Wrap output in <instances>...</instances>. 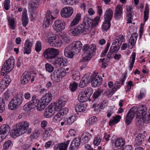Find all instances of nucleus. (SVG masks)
<instances>
[{
    "instance_id": "4",
    "label": "nucleus",
    "mask_w": 150,
    "mask_h": 150,
    "mask_svg": "<svg viewBox=\"0 0 150 150\" xmlns=\"http://www.w3.org/2000/svg\"><path fill=\"white\" fill-rule=\"evenodd\" d=\"M83 57L84 62L90 60L93 56L96 51V46L94 44L84 45L83 48Z\"/></svg>"
},
{
    "instance_id": "51",
    "label": "nucleus",
    "mask_w": 150,
    "mask_h": 150,
    "mask_svg": "<svg viewBox=\"0 0 150 150\" xmlns=\"http://www.w3.org/2000/svg\"><path fill=\"white\" fill-rule=\"evenodd\" d=\"M78 85V84L76 82H72L70 84L69 89L72 91H74L77 89Z\"/></svg>"
},
{
    "instance_id": "52",
    "label": "nucleus",
    "mask_w": 150,
    "mask_h": 150,
    "mask_svg": "<svg viewBox=\"0 0 150 150\" xmlns=\"http://www.w3.org/2000/svg\"><path fill=\"white\" fill-rule=\"evenodd\" d=\"M120 47V45H118L114 46L112 45L110 48V50L113 53H116L117 52Z\"/></svg>"
},
{
    "instance_id": "43",
    "label": "nucleus",
    "mask_w": 150,
    "mask_h": 150,
    "mask_svg": "<svg viewBox=\"0 0 150 150\" xmlns=\"http://www.w3.org/2000/svg\"><path fill=\"white\" fill-rule=\"evenodd\" d=\"M64 4L72 5L74 4H76L79 2V0H61Z\"/></svg>"
},
{
    "instance_id": "31",
    "label": "nucleus",
    "mask_w": 150,
    "mask_h": 150,
    "mask_svg": "<svg viewBox=\"0 0 150 150\" xmlns=\"http://www.w3.org/2000/svg\"><path fill=\"white\" fill-rule=\"evenodd\" d=\"M137 110V107H133L128 112L126 116H128L129 118L133 119Z\"/></svg>"
},
{
    "instance_id": "16",
    "label": "nucleus",
    "mask_w": 150,
    "mask_h": 150,
    "mask_svg": "<svg viewBox=\"0 0 150 150\" xmlns=\"http://www.w3.org/2000/svg\"><path fill=\"white\" fill-rule=\"evenodd\" d=\"M40 0L30 1L28 3V8L30 11L33 12L39 6Z\"/></svg>"
},
{
    "instance_id": "3",
    "label": "nucleus",
    "mask_w": 150,
    "mask_h": 150,
    "mask_svg": "<svg viewBox=\"0 0 150 150\" xmlns=\"http://www.w3.org/2000/svg\"><path fill=\"white\" fill-rule=\"evenodd\" d=\"M29 127V123L26 121L19 122L13 129L11 134L13 137L24 134Z\"/></svg>"
},
{
    "instance_id": "29",
    "label": "nucleus",
    "mask_w": 150,
    "mask_h": 150,
    "mask_svg": "<svg viewBox=\"0 0 150 150\" xmlns=\"http://www.w3.org/2000/svg\"><path fill=\"white\" fill-rule=\"evenodd\" d=\"M113 15V11L110 9L106 10L104 15L105 20L111 21Z\"/></svg>"
},
{
    "instance_id": "20",
    "label": "nucleus",
    "mask_w": 150,
    "mask_h": 150,
    "mask_svg": "<svg viewBox=\"0 0 150 150\" xmlns=\"http://www.w3.org/2000/svg\"><path fill=\"white\" fill-rule=\"evenodd\" d=\"M90 75L86 74L83 77L80 81L79 86L81 88L86 86L90 82Z\"/></svg>"
},
{
    "instance_id": "53",
    "label": "nucleus",
    "mask_w": 150,
    "mask_h": 150,
    "mask_svg": "<svg viewBox=\"0 0 150 150\" xmlns=\"http://www.w3.org/2000/svg\"><path fill=\"white\" fill-rule=\"evenodd\" d=\"M63 117L59 115L58 112L54 117L53 120V121L55 123H57L61 121Z\"/></svg>"
},
{
    "instance_id": "48",
    "label": "nucleus",
    "mask_w": 150,
    "mask_h": 150,
    "mask_svg": "<svg viewBox=\"0 0 150 150\" xmlns=\"http://www.w3.org/2000/svg\"><path fill=\"white\" fill-rule=\"evenodd\" d=\"M72 78L74 80L79 81L80 79V73L78 71H75L73 73Z\"/></svg>"
},
{
    "instance_id": "26",
    "label": "nucleus",
    "mask_w": 150,
    "mask_h": 150,
    "mask_svg": "<svg viewBox=\"0 0 150 150\" xmlns=\"http://www.w3.org/2000/svg\"><path fill=\"white\" fill-rule=\"evenodd\" d=\"M67 100V99L66 98L65 99L64 98L62 97L60 100L58 101L57 103H55L57 111L59 110L64 105Z\"/></svg>"
},
{
    "instance_id": "7",
    "label": "nucleus",
    "mask_w": 150,
    "mask_h": 150,
    "mask_svg": "<svg viewBox=\"0 0 150 150\" xmlns=\"http://www.w3.org/2000/svg\"><path fill=\"white\" fill-rule=\"evenodd\" d=\"M14 60L13 57L10 58L9 59L6 61L4 64L2 68L1 74L2 75H4L6 73L7 70L11 71L13 68L14 65Z\"/></svg>"
},
{
    "instance_id": "42",
    "label": "nucleus",
    "mask_w": 150,
    "mask_h": 150,
    "mask_svg": "<svg viewBox=\"0 0 150 150\" xmlns=\"http://www.w3.org/2000/svg\"><path fill=\"white\" fill-rule=\"evenodd\" d=\"M52 130V129L50 127L47 128L44 135L43 137V139L44 140H46L49 138V137L51 136L50 134Z\"/></svg>"
},
{
    "instance_id": "44",
    "label": "nucleus",
    "mask_w": 150,
    "mask_h": 150,
    "mask_svg": "<svg viewBox=\"0 0 150 150\" xmlns=\"http://www.w3.org/2000/svg\"><path fill=\"white\" fill-rule=\"evenodd\" d=\"M86 108L83 104L77 105L75 107V110L77 112H81L85 111Z\"/></svg>"
},
{
    "instance_id": "32",
    "label": "nucleus",
    "mask_w": 150,
    "mask_h": 150,
    "mask_svg": "<svg viewBox=\"0 0 150 150\" xmlns=\"http://www.w3.org/2000/svg\"><path fill=\"white\" fill-rule=\"evenodd\" d=\"M69 142L70 141L68 140L65 142L58 144L57 145V148L59 150H67Z\"/></svg>"
},
{
    "instance_id": "6",
    "label": "nucleus",
    "mask_w": 150,
    "mask_h": 150,
    "mask_svg": "<svg viewBox=\"0 0 150 150\" xmlns=\"http://www.w3.org/2000/svg\"><path fill=\"white\" fill-rule=\"evenodd\" d=\"M24 98L14 97L11 99L8 105L9 109L11 110H15L23 102L25 101Z\"/></svg>"
},
{
    "instance_id": "14",
    "label": "nucleus",
    "mask_w": 150,
    "mask_h": 150,
    "mask_svg": "<svg viewBox=\"0 0 150 150\" xmlns=\"http://www.w3.org/2000/svg\"><path fill=\"white\" fill-rule=\"evenodd\" d=\"M99 19L100 17L98 16L96 17L93 20L86 17L84 18V21L86 25H87L89 27L91 25L92 27H94L98 24Z\"/></svg>"
},
{
    "instance_id": "60",
    "label": "nucleus",
    "mask_w": 150,
    "mask_h": 150,
    "mask_svg": "<svg viewBox=\"0 0 150 150\" xmlns=\"http://www.w3.org/2000/svg\"><path fill=\"white\" fill-rule=\"evenodd\" d=\"M35 49L37 52H39L41 50L42 45L41 42L39 41L37 42L35 44Z\"/></svg>"
},
{
    "instance_id": "50",
    "label": "nucleus",
    "mask_w": 150,
    "mask_h": 150,
    "mask_svg": "<svg viewBox=\"0 0 150 150\" xmlns=\"http://www.w3.org/2000/svg\"><path fill=\"white\" fill-rule=\"evenodd\" d=\"M109 60L105 58L103 59H99V62H102V67L105 68L108 66Z\"/></svg>"
},
{
    "instance_id": "62",
    "label": "nucleus",
    "mask_w": 150,
    "mask_h": 150,
    "mask_svg": "<svg viewBox=\"0 0 150 150\" xmlns=\"http://www.w3.org/2000/svg\"><path fill=\"white\" fill-rule=\"evenodd\" d=\"M56 36H53L49 37L47 39V42L48 43L52 46V44L54 43V41L56 38Z\"/></svg>"
},
{
    "instance_id": "19",
    "label": "nucleus",
    "mask_w": 150,
    "mask_h": 150,
    "mask_svg": "<svg viewBox=\"0 0 150 150\" xmlns=\"http://www.w3.org/2000/svg\"><path fill=\"white\" fill-rule=\"evenodd\" d=\"M123 5H117L115 8L114 17L116 19H119L122 17V6Z\"/></svg>"
},
{
    "instance_id": "58",
    "label": "nucleus",
    "mask_w": 150,
    "mask_h": 150,
    "mask_svg": "<svg viewBox=\"0 0 150 150\" xmlns=\"http://www.w3.org/2000/svg\"><path fill=\"white\" fill-rule=\"evenodd\" d=\"M12 145V142L11 140H8L4 144L3 147L5 149H7Z\"/></svg>"
},
{
    "instance_id": "15",
    "label": "nucleus",
    "mask_w": 150,
    "mask_h": 150,
    "mask_svg": "<svg viewBox=\"0 0 150 150\" xmlns=\"http://www.w3.org/2000/svg\"><path fill=\"white\" fill-rule=\"evenodd\" d=\"M69 45L76 54L80 52L82 47V43L79 41L74 42Z\"/></svg>"
},
{
    "instance_id": "8",
    "label": "nucleus",
    "mask_w": 150,
    "mask_h": 150,
    "mask_svg": "<svg viewBox=\"0 0 150 150\" xmlns=\"http://www.w3.org/2000/svg\"><path fill=\"white\" fill-rule=\"evenodd\" d=\"M88 29L83 24H80L75 28L70 29L68 31L69 34L74 36L80 34L84 31L87 32Z\"/></svg>"
},
{
    "instance_id": "24",
    "label": "nucleus",
    "mask_w": 150,
    "mask_h": 150,
    "mask_svg": "<svg viewBox=\"0 0 150 150\" xmlns=\"http://www.w3.org/2000/svg\"><path fill=\"white\" fill-rule=\"evenodd\" d=\"M75 54V52L73 50L72 47L70 45L65 48L64 54L66 57L69 58H72Z\"/></svg>"
},
{
    "instance_id": "13",
    "label": "nucleus",
    "mask_w": 150,
    "mask_h": 150,
    "mask_svg": "<svg viewBox=\"0 0 150 150\" xmlns=\"http://www.w3.org/2000/svg\"><path fill=\"white\" fill-rule=\"evenodd\" d=\"M102 78L100 76L93 75L92 76L91 83L92 86L94 87L99 86L102 83Z\"/></svg>"
},
{
    "instance_id": "21",
    "label": "nucleus",
    "mask_w": 150,
    "mask_h": 150,
    "mask_svg": "<svg viewBox=\"0 0 150 150\" xmlns=\"http://www.w3.org/2000/svg\"><path fill=\"white\" fill-rule=\"evenodd\" d=\"M33 44V42L30 41L29 40H26L25 41L24 48V54H29L31 52Z\"/></svg>"
},
{
    "instance_id": "18",
    "label": "nucleus",
    "mask_w": 150,
    "mask_h": 150,
    "mask_svg": "<svg viewBox=\"0 0 150 150\" xmlns=\"http://www.w3.org/2000/svg\"><path fill=\"white\" fill-rule=\"evenodd\" d=\"M31 78L30 74L27 72H25L21 78V82L23 85L28 83Z\"/></svg>"
},
{
    "instance_id": "63",
    "label": "nucleus",
    "mask_w": 150,
    "mask_h": 150,
    "mask_svg": "<svg viewBox=\"0 0 150 150\" xmlns=\"http://www.w3.org/2000/svg\"><path fill=\"white\" fill-rule=\"evenodd\" d=\"M8 86L6 83L1 81L0 83V91H3Z\"/></svg>"
},
{
    "instance_id": "49",
    "label": "nucleus",
    "mask_w": 150,
    "mask_h": 150,
    "mask_svg": "<svg viewBox=\"0 0 150 150\" xmlns=\"http://www.w3.org/2000/svg\"><path fill=\"white\" fill-rule=\"evenodd\" d=\"M88 97L90 98L91 95L92 94L93 91L92 88L90 87L86 88L85 90L83 91Z\"/></svg>"
},
{
    "instance_id": "41",
    "label": "nucleus",
    "mask_w": 150,
    "mask_h": 150,
    "mask_svg": "<svg viewBox=\"0 0 150 150\" xmlns=\"http://www.w3.org/2000/svg\"><path fill=\"white\" fill-rule=\"evenodd\" d=\"M7 19L9 27L12 30H14L16 26L14 19L10 17H8L7 18Z\"/></svg>"
},
{
    "instance_id": "25",
    "label": "nucleus",
    "mask_w": 150,
    "mask_h": 150,
    "mask_svg": "<svg viewBox=\"0 0 150 150\" xmlns=\"http://www.w3.org/2000/svg\"><path fill=\"white\" fill-rule=\"evenodd\" d=\"M81 137L82 138V143L85 144L89 142L92 138V135L87 132H85L82 134Z\"/></svg>"
},
{
    "instance_id": "59",
    "label": "nucleus",
    "mask_w": 150,
    "mask_h": 150,
    "mask_svg": "<svg viewBox=\"0 0 150 150\" xmlns=\"http://www.w3.org/2000/svg\"><path fill=\"white\" fill-rule=\"evenodd\" d=\"M33 108H34L29 102L25 104L23 106L24 110L26 111H28Z\"/></svg>"
},
{
    "instance_id": "38",
    "label": "nucleus",
    "mask_w": 150,
    "mask_h": 150,
    "mask_svg": "<svg viewBox=\"0 0 150 150\" xmlns=\"http://www.w3.org/2000/svg\"><path fill=\"white\" fill-rule=\"evenodd\" d=\"M121 117L119 115H116L113 117V120H110L109 122V125L110 126H112L117 123L120 120Z\"/></svg>"
},
{
    "instance_id": "17",
    "label": "nucleus",
    "mask_w": 150,
    "mask_h": 150,
    "mask_svg": "<svg viewBox=\"0 0 150 150\" xmlns=\"http://www.w3.org/2000/svg\"><path fill=\"white\" fill-rule=\"evenodd\" d=\"M81 139L79 137L75 138L71 142L69 147V150H76L80 144Z\"/></svg>"
},
{
    "instance_id": "56",
    "label": "nucleus",
    "mask_w": 150,
    "mask_h": 150,
    "mask_svg": "<svg viewBox=\"0 0 150 150\" xmlns=\"http://www.w3.org/2000/svg\"><path fill=\"white\" fill-rule=\"evenodd\" d=\"M103 92V90L101 89H98L93 94V98L94 99L97 98Z\"/></svg>"
},
{
    "instance_id": "33",
    "label": "nucleus",
    "mask_w": 150,
    "mask_h": 150,
    "mask_svg": "<svg viewBox=\"0 0 150 150\" xmlns=\"http://www.w3.org/2000/svg\"><path fill=\"white\" fill-rule=\"evenodd\" d=\"M136 57V54L134 52H133L131 55L130 59L129 60V70L131 71L133 67L135 62Z\"/></svg>"
},
{
    "instance_id": "5",
    "label": "nucleus",
    "mask_w": 150,
    "mask_h": 150,
    "mask_svg": "<svg viewBox=\"0 0 150 150\" xmlns=\"http://www.w3.org/2000/svg\"><path fill=\"white\" fill-rule=\"evenodd\" d=\"M66 74L65 69L64 68H60L54 71L51 76V79L54 81L58 82Z\"/></svg>"
},
{
    "instance_id": "61",
    "label": "nucleus",
    "mask_w": 150,
    "mask_h": 150,
    "mask_svg": "<svg viewBox=\"0 0 150 150\" xmlns=\"http://www.w3.org/2000/svg\"><path fill=\"white\" fill-rule=\"evenodd\" d=\"M120 87V83L119 81H115L114 84V88L112 89L111 92H114L117 89H118Z\"/></svg>"
},
{
    "instance_id": "64",
    "label": "nucleus",
    "mask_w": 150,
    "mask_h": 150,
    "mask_svg": "<svg viewBox=\"0 0 150 150\" xmlns=\"http://www.w3.org/2000/svg\"><path fill=\"white\" fill-rule=\"evenodd\" d=\"M68 109L66 108H64L59 111L58 113L62 117L64 115H66L68 112Z\"/></svg>"
},
{
    "instance_id": "35",
    "label": "nucleus",
    "mask_w": 150,
    "mask_h": 150,
    "mask_svg": "<svg viewBox=\"0 0 150 150\" xmlns=\"http://www.w3.org/2000/svg\"><path fill=\"white\" fill-rule=\"evenodd\" d=\"M81 15L79 13H77L75 18L72 21L71 26H74L77 24L81 20Z\"/></svg>"
},
{
    "instance_id": "2",
    "label": "nucleus",
    "mask_w": 150,
    "mask_h": 150,
    "mask_svg": "<svg viewBox=\"0 0 150 150\" xmlns=\"http://www.w3.org/2000/svg\"><path fill=\"white\" fill-rule=\"evenodd\" d=\"M147 111L146 106L142 105L141 109L137 112L136 121L138 122L139 124L144 122L148 123L150 122V109L149 110V114L146 115Z\"/></svg>"
},
{
    "instance_id": "30",
    "label": "nucleus",
    "mask_w": 150,
    "mask_h": 150,
    "mask_svg": "<svg viewBox=\"0 0 150 150\" xmlns=\"http://www.w3.org/2000/svg\"><path fill=\"white\" fill-rule=\"evenodd\" d=\"M27 11L24 10L22 15V22L23 25L25 27L28 23V18L27 14Z\"/></svg>"
},
{
    "instance_id": "23",
    "label": "nucleus",
    "mask_w": 150,
    "mask_h": 150,
    "mask_svg": "<svg viewBox=\"0 0 150 150\" xmlns=\"http://www.w3.org/2000/svg\"><path fill=\"white\" fill-rule=\"evenodd\" d=\"M145 138V136L142 134H139L135 138L134 146H137L140 145L144 142Z\"/></svg>"
},
{
    "instance_id": "54",
    "label": "nucleus",
    "mask_w": 150,
    "mask_h": 150,
    "mask_svg": "<svg viewBox=\"0 0 150 150\" xmlns=\"http://www.w3.org/2000/svg\"><path fill=\"white\" fill-rule=\"evenodd\" d=\"M5 110V103L2 98H0V113L3 112Z\"/></svg>"
},
{
    "instance_id": "10",
    "label": "nucleus",
    "mask_w": 150,
    "mask_h": 150,
    "mask_svg": "<svg viewBox=\"0 0 150 150\" xmlns=\"http://www.w3.org/2000/svg\"><path fill=\"white\" fill-rule=\"evenodd\" d=\"M65 23L63 21L59 19L56 20L52 25V28L54 31L60 32L65 28Z\"/></svg>"
},
{
    "instance_id": "22",
    "label": "nucleus",
    "mask_w": 150,
    "mask_h": 150,
    "mask_svg": "<svg viewBox=\"0 0 150 150\" xmlns=\"http://www.w3.org/2000/svg\"><path fill=\"white\" fill-rule=\"evenodd\" d=\"M52 95L51 93L48 92L43 96L41 98V101L43 103L48 105L52 100Z\"/></svg>"
},
{
    "instance_id": "1",
    "label": "nucleus",
    "mask_w": 150,
    "mask_h": 150,
    "mask_svg": "<svg viewBox=\"0 0 150 150\" xmlns=\"http://www.w3.org/2000/svg\"><path fill=\"white\" fill-rule=\"evenodd\" d=\"M59 51L53 48H48L46 49L43 52L44 57L46 59L50 60L52 64L55 65L57 67L60 66H64L67 62L65 58H55L58 54Z\"/></svg>"
},
{
    "instance_id": "27",
    "label": "nucleus",
    "mask_w": 150,
    "mask_h": 150,
    "mask_svg": "<svg viewBox=\"0 0 150 150\" xmlns=\"http://www.w3.org/2000/svg\"><path fill=\"white\" fill-rule=\"evenodd\" d=\"M125 144V140L121 138H119L115 141V146L118 149H120L123 147Z\"/></svg>"
},
{
    "instance_id": "37",
    "label": "nucleus",
    "mask_w": 150,
    "mask_h": 150,
    "mask_svg": "<svg viewBox=\"0 0 150 150\" xmlns=\"http://www.w3.org/2000/svg\"><path fill=\"white\" fill-rule=\"evenodd\" d=\"M110 21L105 20L103 24L102 28L103 31H106L110 28L111 24Z\"/></svg>"
},
{
    "instance_id": "9",
    "label": "nucleus",
    "mask_w": 150,
    "mask_h": 150,
    "mask_svg": "<svg viewBox=\"0 0 150 150\" xmlns=\"http://www.w3.org/2000/svg\"><path fill=\"white\" fill-rule=\"evenodd\" d=\"M56 109L55 103L53 102L50 103L45 110L44 113V116L46 118L51 117L54 114L55 111H57Z\"/></svg>"
},
{
    "instance_id": "36",
    "label": "nucleus",
    "mask_w": 150,
    "mask_h": 150,
    "mask_svg": "<svg viewBox=\"0 0 150 150\" xmlns=\"http://www.w3.org/2000/svg\"><path fill=\"white\" fill-rule=\"evenodd\" d=\"M138 37V34L136 33H133L130 38L129 42L130 45L133 47L135 45Z\"/></svg>"
},
{
    "instance_id": "12",
    "label": "nucleus",
    "mask_w": 150,
    "mask_h": 150,
    "mask_svg": "<svg viewBox=\"0 0 150 150\" xmlns=\"http://www.w3.org/2000/svg\"><path fill=\"white\" fill-rule=\"evenodd\" d=\"M74 12V9L71 7H66L62 9L60 12L61 16L64 18L70 17Z\"/></svg>"
},
{
    "instance_id": "47",
    "label": "nucleus",
    "mask_w": 150,
    "mask_h": 150,
    "mask_svg": "<svg viewBox=\"0 0 150 150\" xmlns=\"http://www.w3.org/2000/svg\"><path fill=\"white\" fill-rule=\"evenodd\" d=\"M45 67L46 70L50 73L52 72L54 70V67L53 66L48 63L45 64Z\"/></svg>"
},
{
    "instance_id": "45",
    "label": "nucleus",
    "mask_w": 150,
    "mask_h": 150,
    "mask_svg": "<svg viewBox=\"0 0 150 150\" xmlns=\"http://www.w3.org/2000/svg\"><path fill=\"white\" fill-rule=\"evenodd\" d=\"M54 41V43L52 44L53 47H59L62 44V40L59 38L58 36H57L56 38Z\"/></svg>"
},
{
    "instance_id": "55",
    "label": "nucleus",
    "mask_w": 150,
    "mask_h": 150,
    "mask_svg": "<svg viewBox=\"0 0 150 150\" xmlns=\"http://www.w3.org/2000/svg\"><path fill=\"white\" fill-rule=\"evenodd\" d=\"M149 13V8L146 5L145 7V10L144 11V19L145 22L148 19Z\"/></svg>"
},
{
    "instance_id": "28",
    "label": "nucleus",
    "mask_w": 150,
    "mask_h": 150,
    "mask_svg": "<svg viewBox=\"0 0 150 150\" xmlns=\"http://www.w3.org/2000/svg\"><path fill=\"white\" fill-rule=\"evenodd\" d=\"M9 129V127L8 125H4L1 126L0 129V133L6 138Z\"/></svg>"
},
{
    "instance_id": "57",
    "label": "nucleus",
    "mask_w": 150,
    "mask_h": 150,
    "mask_svg": "<svg viewBox=\"0 0 150 150\" xmlns=\"http://www.w3.org/2000/svg\"><path fill=\"white\" fill-rule=\"evenodd\" d=\"M110 44L108 42L106 45V47L105 48L104 50L102 52L100 56L101 57H103L105 56L109 49Z\"/></svg>"
},
{
    "instance_id": "39",
    "label": "nucleus",
    "mask_w": 150,
    "mask_h": 150,
    "mask_svg": "<svg viewBox=\"0 0 150 150\" xmlns=\"http://www.w3.org/2000/svg\"><path fill=\"white\" fill-rule=\"evenodd\" d=\"M76 120V117L75 115H72L67 118L65 120V125H70Z\"/></svg>"
},
{
    "instance_id": "40",
    "label": "nucleus",
    "mask_w": 150,
    "mask_h": 150,
    "mask_svg": "<svg viewBox=\"0 0 150 150\" xmlns=\"http://www.w3.org/2000/svg\"><path fill=\"white\" fill-rule=\"evenodd\" d=\"M29 102L30 103L31 105L32 106L35 108L37 106L39 102V100L36 98V96L34 95L32 97V99Z\"/></svg>"
},
{
    "instance_id": "34",
    "label": "nucleus",
    "mask_w": 150,
    "mask_h": 150,
    "mask_svg": "<svg viewBox=\"0 0 150 150\" xmlns=\"http://www.w3.org/2000/svg\"><path fill=\"white\" fill-rule=\"evenodd\" d=\"M89 98L88 97L83 91L80 93L78 96V100L81 102H83L87 100Z\"/></svg>"
},
{
    "instance_id": "11",
    "label": "nucleus",
    "mask_w": 150,
    "mask_h": 150,
    "mask_svg": "<svg viewBox=\"0 0 150 150\" xmlns=\"http://www.w3.org/2000/svg\"><path fill=\"white\" fill-rule=\"evenodd\" d=\"M55 18V17L51 15L50 11L48 10L46 12V18L44 19L43 23V27L47 28L49 27L52 23L53 20Z\"/></svg>"
},
{
    "instance_id": "46",
    "label": "nucleus",
    "mask_w": 150,
    "mask_h": 150,
    "mask_svg": "<svg viewBox=\"0 0 150 150\" xmlns=\"http://www.w3.org/2000/svg\"><path fill=\"white\" fill-rule=\"evenodd\" d=\"M47 105V104L43 103L42 101H41L40 102H39L36 107L38 110L41 111L44 109Z\"/></svg>"
}]
</instances>
